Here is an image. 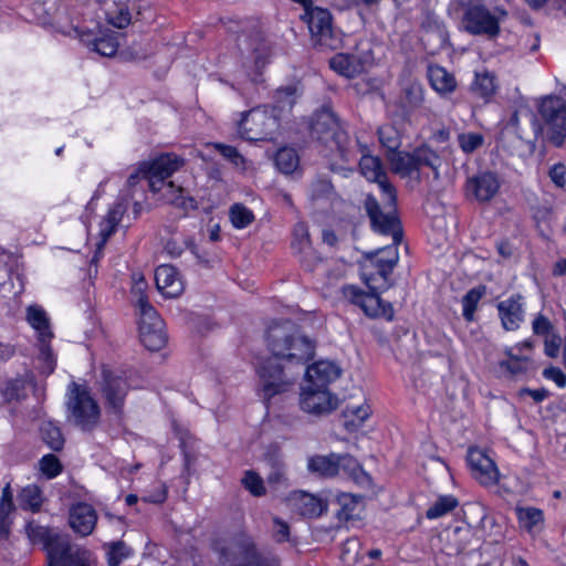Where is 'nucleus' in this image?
Wrapping results in <instances>:
<instances>
[{"label":"nucleus","mask_w":566,"mask_h":566,"mask_svg":"<svg viewBox=\"0 0 566 566\" xmlns=\"http://www.w3.org/2000/svg\"><path fill=\"white\" fill-rule=\"evenodd\" d=\"M359 169L367 180L378 184L385 210L396 212L397 192L395 187L388 181L380 159L378 157L363 155L359 160Z\"/></svg>","instance_id":"dca6fc26"},{"label":"nucleus","mask_w":566,"mask_h":566,"mask_svg":"<svg viewBox=\"0 0 566 566\" xmlns=\"http://www.w3.org/2000/svg\"><path fill=\"white\" fill-rule=\"evenodd\" d=\"M139 338L143 345L153 352L161 349L167 342V335L164 331V324L158 327H142Z\"/></svg>","instance_id":"c9c22d12"},{"label":"nucleus","mask_w":566,"mask_h":566,"mask_svg":"<svg viewBox=\"0 0 566 566\" xmlns=\"http://www.w3.org/2000/svg\"><path fill=\"white\" fill-rule=\"evenodd\" d=\"M416 151V161L418 165V170H420V167H429L434 175L436 179H439L440 177V167L442 166V158L441 156L433 150L431 147L427 145L419 146L415 148Z\"/></svg>","instance_id":"72a5a7b5"},{"label":"nucleus","mask_w":566,"mask_h":566,"mask_svg":"<svg viewBox=\"0 0 566 566\" xmlns=\"http://www.w3.org/2000/svg\"><path fill=\"white\" fill-rule=\"evenodd\" d=\"M544 339V353L549 358H556L558 357L560 353V346H562V337L556 332L553 334L546 336Z\"/></svg>","instance_id":"0e129e2a"},{"label":"nucleus","mask_w":566,"mask_h":566,"mask_svg":"<svg viewBox=\"0 0 566 566\" xmlns=\"http://www.w3.org/2000/svg\"><path fill=\"white\" fill-rule=\"evenodd\" d=\"M96 522L97 513L91 504L80 502L70 509L69 523L74 531H94Z\"/></svg>","instance_id":"cd10ccee"},{"label":"nucleus","mask_w":566,"mask_h":566,"mask_svg":"<svg viewBox=\"0 0 566 566\" xmlns=\"http://www.w3.org/2000/svg\"><path fill=\"white\" fill-rule=\"evenodd\" d=\"M214 148L234 166H241L244 164V158L235 147L224 144H216Z\"/></svg>","instance_id":"69168bd1"},{"label":"nucleus","mask_w":566,"mask_h":566,"mask_svg":"<svg viewBox=\"0 0 566 566\" xmlns=\"http://www.w3.org/2000/svg\"><path fill=\"white\" fill-rule=\"evenodd\" d=\"M311 133L331 150L335 148L344 163L349 164L356 160L355 147L331 107L323 106L314 114Z\"/></svg>","instance_id":"423d86ee"},{"label":"nucleus","mask_w":566,"mask_h":566,"mask_svg":"<svg viewBox=\"0 0 566 566\" xmlns=\"http://www.w3.org/2000/svg\"><path fill=\"white\" fill-rule=\"evenodd\" d=\"M128 208V197L119 195L116 201L109 207L107 213L99 222V250L104 248L107 240L115 233Z\"/></svg>","instance_id":"b1692460"},{"label":"nucleus","mask_w":566,"mask_h":566,"mask_svg":"<svg viewBox=\"0 0 566 566\" xmlns=\"http://www.w3.org/2000/svg\"><path fill=\"white\" fill-rule=\"evenodd\" d=\"M338 459H339V469L343 468L344 470H348L350 472L352 476L358 483H363L364 481H367L369 479L368 475L363 471V468L360 467V464L352 455L338 454Z\"/></svg>","instance_id":"5fc2aeb1"},{"label":"nucleus","mask_w":566,"mask_h":566,"mask_svg":"<svg viewBox=\"0 0 566 566\" xmlns=\"http://www.w3.org/2000/svg\"><path fill=\"white\" fill-rule=\"evenodd\" d=\"M523 124L527 126V129L521 126V119L517 113H514L510 119V125L514 128L515 134L521 140L525 142L532 147H535L538 136L543 134V128L538 119L534 114L527 113L523 117Z\"/></svg>","instance_id":"c85d7f7f"},{"label":"nucleus","mask_w":566,"mask_h":566,"mask_svg":"<svg viewBox=\"0 0 566 566\" xmlns=\"http://www.w3.org/2000/svg\"><path fill=\"white\" fill-rule=\"evenodd\" d=\"M342 369L329 360H319L307 366L305 376L308 385L327 388L328 385L339 378Z\"/></svg>","instance_id":"393cba45"},{"label":"nucleus","mask_w":566,"mask_h":566,"mask_svg":"<svg viewBox=\"0 0 566 566\" xmlns=\"http://www.w3.org/2000/svg\"><path fill=\"white\" fill-rule=\"evenodd\" d=\"M365 208L373 229L382 235H391L392 243L363 254L359 261L361 279L369 290H388L391 285L389 276L399 260L398 244L402 235L399 219L396 212L384 211L373 196L366 198Z\"/></svg>","instance_id":"f257e3e1"},{"label":"nucleus","mask_w":566,"mask_h":566,"mask_svg":"<svg viewBox=\"0 0 566 566\" xmlns=\"http://www.w3.org/2000/svg\"><path fill=\"white\" fill-rule=\"evenodd\" d=\"M137 307L139 310V331L144 326L150 328L163 325V319L154 306H151L149 303H142V306Z\"/></svg>","instance_id":"864d4df0"},{"label":"nucleus","mask_w":566,"mask_h":566,"mask_svg":"<svg viewBox=\"0 0 566 566\" xmlns=\"http://www.w3.org/2000/svg\"><path fill=\"white\" fill-rule=\"evenodd\" d=\"M373 60V52L368 48L352 53H338L329 60V66L337 74L347 78H354L361 74Z\"/></svg>","instance_id":"aec40b11"},{"label":"nucleus","mask_w":566,"mask_h":566,"mask_svg":"<svg viewBox=\"0 0 566 566\" xmlns=\"http://www.w3.org/2000/svg\"><path fill=\"white\" fill-rule=\"evenodd\" d=\"M505 354L510 360L501 361L500 367L507 370L512 375L523 374L526 370L525 360L513 354V348H507Z\"/></svg>","instance_id":"680f3d73"},{"label":"nucleus","mask_w":566,"mask_h":566,"mask_svg":"<svg viewBox=\"0 0 566 566\" xmlns=\"http://www.w3.org/2000/svg\"><path fill=\"white\" fill-rule=\"evenodd\" d=\"M19 505L22 510L39 512L42 506V493L38 485L24 486L18 495Z\"/></svg>","instance_id":"4c0bfd02"},{"label":"nucleus","mask_w":566,"mask_h":566,"mask_svg":"<svg viewBox=\"0 0 566 566\" xmlns=\"http://www.w3.org/2000/svg\"><path fill=\"white\" fill-rule=\"evenodd\" d=\"M147 282L143 275H134V284L132 286V295L135 298L136 306L142 303H149L146 295Z\"/></svg>","instance_id":"e2e57ef3"},{"label":"nucleus","mask_w":566,"mask_h":566,"mask_svg":"<svg viewBox=\"0 0 566 566\" xmlns=\"http://www.w3.org/2000/svg\"><path fill=\"white\" fill-rule=\"evenodd\" d=\"M468 463L473 478L484 486L495 485L500 473L495 462L480 449H470Z\"/></svg>","instance_id":"412c9836"},{"label":"nucleus","mask_w":566,"mask_h":566,"mask_svg":"<svg viewBox=\"0 0 566 566\" xmlns=\"http://www.w3.org/2000/svg\"><path fill=\"white\" fill-rule=\"evenodd\" d=\"M130 554L132 549L123 542H115L109 545V549L107 552V560L111 562V557H115L119 565L123 559L127 558Z\"/></svg>","instance_id":"338daca9"},{"label":"nucleus","mask_w":566,"mask_h":566,"mask_svg":"<svg viewBox=\"0 0 566 566\" xmlns=\"http://www.w3.org/2000/svg\"><path fill=\"white\" fill-rule=\"evenodd\" d=\"M334 195V187L327 178H316L310 187V197L312 200L329 199Z\"/></svg>","instance_id":"603ef678"},{"label":"nucleus","mask_w":566,"mask_h":566,"mask_svg":"<svg viewBox=\"0 0 566 566\" xmlns=\"http://www.w3.org/2000/svg\"><path fill=\"white\" fill-rule=\"evenodd\" d=\"M294 239L300 247V251L304 254L302 259L303 266L307 271H313L317 264L322 263V259L311 248L310 234L305 224L298 223L295 226Z\"/></svg>","instance_id":"7c9ffc66"},{"label":"nucleus","mask_w":566,"mask_h":566,"mask_svg":"<svg viewBox=\"0 0 566 566\" xmlns=\"http://www.w3.org/2000/svg\"><path fill=\"white\" fill-rule=\"evenodd\" d=\"M548 176L556 187L564 188L566 185V166L562 163L553 165Z\"/></svg>","instance_id":"774afa93"},{"label":"nucleus","mask_w":566,"mask_h":566,"mask_svg":"<svg viewBox=\"0 0 566 566\" xmlns=\"http://www.w3.org/2000/svg\"><path fill=\"white\" fill-rule=\"evenodd\" d=\"M184 159L175 154H163L151 161L143 163L139 168L128 177V185L134 188L142 180L154 195L167 203L180 207L185 210L195 209L196 200L184 195V188L176 186L172 181H166L181 166Z\"/></svg>","instance_id":"f03ea898"},{"label":"nucleus","mask_w":566,"mask_h":566,"mask_svg":"<svg viewBox=\"0 0 566 566\" xmlns=\"http://www.w3.org/2000/svg\"><path fill=\"white\" fill-rule=\"evenodd\" d=\"M515 514L522 528L532 530L543 526L544 513L539 509L532 506L516 507Z\"/></svg>","instance_id":"79ce46f5"},{"label":"nucleus","mask_w":566,"mask_h":566,"mask_svg":"<svg viewBox=\"0 0 566 566\" xmlns=\"http://www.w3.org/2000/svg\"><path fill=\"white\" fill-rule=\"evenodd\" d=\"M40 470L48 479H53L61 473L62 464L54 454H45L40 460Z\"/></svg>","instance_id":"052dcab7"},{"label":"nucleus","mask_w":566,"mask_h":566,"mask_svg":"<svg viewBox=\"0 0 566 566\" xmlns=\"http://www.w3.org/2000/svg\"><path fill=\"white\" fill-rule=\"evenodd\" d=\"M500 188L501 179L496 172L479 171L467 179L465 195L480 203H486L496 197Z\"/></svg>","instance_id":"a211bd4d"},{"label":"nucleus","mask_w":566,"mask_h":566,"mask_svg":"<svg viewBox=\"0 0 566 566\" xmlns=\"http://www.w3.org/2000/svg\"><path fill=\"white\" fill-rule=\"evenodd\" d=\"M274 98L276 113L284 109L290 111L296 102V88L292 85L280 87L275 91Z\"/></svg>","instance_id":"3c124183"},{"label":"nucleus","mask_w":566,"mask_h":566,"mask_svg":"<svg viewBox=\"0 0 566 566\" xmlns=\"http://www.w3.org/2000/svg\"><path fill=\"white\" fill-rule=\"evenodd\" d=\"M484 138L480 133H462L458 136V144L463 153L472 154L483 145Z\"/></svg>","instance_id":"13d9d810"},{"label":"nucleus","mask_w":566,"mask_h":566,"mask_svg":"<svg viewBox=\"0 0 566 566\" xmlns=\"http://www.w3.org/2000/svg\"><path fill=\"white\" fill-rule=\"evenodd\" d=\"M241 482L244 489L256 497L264 496L269 489L265 480L253 470L245 471Z\"/></svg>","instance_id":"de8ad7c7"},{"label":"nucleus","mask_w":566,"mask_h":566,"mask_svg":"<svg viewBox=\"0 0 566 566\" xmlns=\"http://www.w3.org/2000/svg\"><path fill=\"white\" fill-rule=\"evenodd\" d=\"M532 332L535 336L544 338L556 332V329L548 317L542 313H538L532 321Z\"/></svg>","instance_id":"bf43d9fd"},{"label":"nucleus","mask_w":566,"mask_h":566,"mask_svg":"<svg viewBox=\"0 0 566 566\" xmlns=\"http://www.w3.org/2000/svg\"><path fill=\"white\" fill-rule=\"evenodd\" d=\"M265 344L276 359L306 365L314 358L316 343L292 321L273 322L266 329Z\"/></svg>","instance_id":"7ed1b4c3"},{"label":"nucleus","mask_w":566,"mask_h":566,"mask_svg":"<svg viewBox=\"0 0 566 566\" xmlns=\"http://www.w3.org/2000/svg\"><path fill=\"white\" fill-rule=\"evenodd\" d=\"M463 28L473 35L495 38L500 33L499 19L483 6H472L463 15Z\"/></svg>","instance_id":"f3484780"},{"label":"nucleus","mask_w":566,"mask_h":566,"mask_svg":"<svg viewBox=\"0 0 566 566\" xmlns=\"http://www.w3.org/2000/svg\"><path fill=\"white\" fill-rule=\"evenodd\" d=\"M391 170L402 178L413 177L419 180V170L416 161L415 149L411 153L399 151V149L390 155H387Z\"/></svg>","instance_id":"c756f323"},{"label":"nucleus","mask_w":566,"mask_h":566,"mask_svg":"<svg viewBox=\"0 0 566 566\" xmlns=\"http://www.w3.org/2000/svg\"><path fill=\"white\" fill-rule=\"evenodd\" d=\"M307 468L323 476H334L339 471L338 454L316 455L308 460Z\"/></svg>","instance_id":"473e14b6"},{"label":"nucleus","mask_w":566,"mask_h":566,"mask_svg":"<svg viewBox=\"0 0 566 566\" xmlns=\"http://www.w3.org/2000/svg\"><path fill=\"white\" fill-rule=\"evenodd\" d=\"M27 321L38 335L39 359L42 361V373L50 375L56 367V358L50 346L53 333L49 316L40 305H30L27 308Z\"/></svg>","instance_id":"9d476101"},{"label":"nucleus","mask_w":566,"mask_h":566,"mask_svg":"<svg viewBox=\"0 0 566 566\" xmlns=\"http://www.w3.org/2000/svg\"><path fill=\"white\" fill-rule=\"evenodd\" d=\"M539 114L546 126L547 140L556 147L563 146L566 140V99L545 97L539 105Z\"/></svg>","instance_id":"f8f14e48"},{"label":"nucleus","mask_w":566,"mask_h":566,"mask_svg":"<svg viewBox=\"0 0 566 566\" xmlns=\"http://www.w3.org/2000/svg\"><path fill=\"white\" fill-rule=\"evenodd\" d=\"M339 510L336 517L345 527H359L356 523L361 520L364 510L363 497L343 493L337 499Z\"/></svg>","instance_id":"a878e982"},{"label":"nucleus","mask_w":566,"mask_h":566,"mask_svg":"<svg viewBox=\"0 0 566 566\" xmlns=\"http://www.w3.org/2000/svg\"><path fill=\"white\" fill-rule=\"evenodd\" d=\"M216 549L232 566H282V559L266 543L255 542L245 533H235L224 544L218 543Z\"/></svg>","instance_id":"39448f33"},{"label":"nucleus","mask_w":566,"mask_h":566,"mask_svg":"<svg viewBox=\"0 0 566 566\" xmlns=\"http://www.w3.org/2000/svg\"><path fill=\"white\" fill-rule=\"evenodd\" d=\"M92 49L102 56L111 57L116 54L118 50V42L113 35H105L95 39L92 42Z\"/></svg>","instance_id":"6e6d98bb"},{"label":"nucleus","mask_w":566,"mask_h":566,"mask_svg":"<svg viewBox=\"0 0 566 566\" xmlns=\"http://www.w3.org/2000/svg\"><path fill=\"white\" fill-rule=\"evenodd\" d=\"M379 143L387 149V155L397 151L401 146L399 130L391 124H384L377 130Z\"/></svg>","instance_id":"a19ab883"},{"label":"nucleus","mask_w":566,"mask_h":566,"mask_svg":"<svg viewBox=\"0 0 566 566\" xmlns=\"http://www.w3.org/2000/svg\"><path fill=\"white\" fill-rule=\"evenodd\" d=\"M106 20L115 28L124 29L132 22V14L125 3L114 2L105 10Z\"/></svg>","instance_id":"c03bdc74"},{"label":"nucleus","mask_w":566,"mask_h":566,"mask_svg":"<svg viewBox=\"0 0 566 566\" xmlns=\"http://www.w3.org/2000/svg\"><path fill=\"white\" fill-rule=\"evenodd\" d=\"M119 195L128 197V205L133 203L134 218H138L143 209V201L145 200V187H139V184H137L134 188H130L127 184V189Z\"/></svg>","instance_id":"4d7b16f0"},{"label":"nucleus","mask_w":566,"mask_h":566,"mask_svg":"<svg viewBox=\"0 0 566 566\" xmlns=\"http://www.w3.org/2000/svg\"><path fill=\"white\" fill-rule=\"evenodd\" d=\"M457 505L455 497L451 495L441 496L427 510L426 515L430 520L438 518L455 509Z\"/></svg>","instance_id":"8fccbe9b"},{"label":"nucleus","mask_w":566,"mask_h":566,"mask_svg":"<svg viewBox=\"0 0 566 566\" xmlns=\"http://www.w3.org/2000/svg\"><path fill=\"white\" fill-rule=\"evenodd\" d=\"M280 128V115L275 107L259 106L242 115L239 135L247 140H270Z\"/></svg>","instance_id":"1a4fd4ad"},{"label":"nucleus","mask_w":566,"mask_h":566,"mask_svg":"<svg viewBox=\"0 0 566 566\" xmlns=\"http://www.w3.org/2000/svg\"><path fill=\"white\" fill-rule=\"evenodd\" d=\"M300 405L307 413L323 416L337 408L338 399L328 388L307 385L301 394Z\"/></svg>","instance_id":"6ab92c4d"},{"label":"nucleus","mask_w":566,"mask_h":566,"mask_svg":"<svg viewBox=\"0 0 566 566\" xmlns=\"http://www.w3.org/2000/svg\"><path fill=\"white\" fill-rule=\"evenodd\" d=\"M424 102V91L420 83L411 82L405 88L401 97V104L406 113L412 112Z\"/></svg>","instance_id":"58836bf2"},{"label":"nucleus","mask_w":566,"mask_h":566,"mask_svg":"<svg viewBox=\"0 0 566 566\" xmlns=\"http://www.w3.org/2000/svg\"><path fill=\"white\" fill-rule=\"evenodd\" d=\"M97 385L107 412L120 417L124 412L126 397L132 388L127 373L103 365Z\"/></svg>","instance_id":"6e6552de"},{"label":"nucleus","mask_w":566,"mask_h":566,"mask_svg":"<svg viewBox=\"0 0 566 566\" xmlns=\"http://www.w3.org/2000/svg\"><path fill=\"white\" fill-rule=\"evenodd\" d=\"M486 292V287L484 285H479L476 287L471 289L463 297H462V306H463V317L468 322H472L474 319V313L476 306L481 298L484 296Z\"/></svg>","instance_id":"a18cd8bd"},{"label":"nucleus","mask_w":566,"mask_h":566,"mask_svg":"<svg viewBox=\"0 0 566 566\" xmlns=\"http://www.w3.org/2000/svg\"><path fill=\"white\" fill-rule=\"evenodd\" d=\"M496 310L501 325L507 332L517 331L525 319V302L520 293L499 302Z\"/></svg>","instance_id":"4be33fe9"},{"label":"nucleus","mask_w":566,"mask_h":566,"mask_svg":"<svg viewBox=\"0 0 566 566\" xmlns=\"http://www.w3.org/2000/svg\"><path fill=\"white\" fill-rule=\"evenodd\" d=\"M285 501L294 512L307 518H316L327 511L326 501L301 490L290 492Z\"/></svg>","instance_id":"5701e85b"},{"label":"nucleus","mask_w":566,"mask_h":566,"mask_svg":"<svg viewBox=\"0 0 566 566\" xmlns=\"http://www.w3.org/2000/svg\"><path fill=\"white\" fill-rule=\"evenodd\" d=\"M275 167L285 175L294 172L300 164V158L294 148H280L274 157Z\"/></svg>","instance_id":"ea45409f"},{"label":"nucleus","mask_w":566,"mask_h":566,"mask_svg":"<svg viewBox=\"0 0 566 566\" xmlns=\"http://www.w3.org/2000/svg\"><path fill=\"white\" fill-rule=\"evenodd\" d=\"M155 281L158 291L167 297H177L184 291L182 281L172 265H159L155 271Z\"/></svg>","instance_id":"bb28decb"},{"label":"nucleus","mask_w":566,"mask_h":566,"mask_svg":"<svg viewBox=\"0 0 566 566\" xmlns=\"http://www.w3.org/2000/svg\"><path fill=\"white\" fill-rule=\"evenodd\" d=\"M41 437L45 444L53 451H60L64 446V438L61 429L51 421L41 426Z\"/></svg>","instance_id":"49530a36"},{"label":"nucleus","mask_w":566,"mask_h":566,"mask_svg":"<svg viewBox=\"0 0 566 566\" xmlns=\"http://www.w3.org/2000/svg\"><path fill=\"white\" fill-rule=\"evenodd\" d=\"M495 76L492 73L484 72L475 74V80L472 83V92L476 96L489 101L495 93Z\"/></svg>","instance_id":"37998d69"},{"label":"nucleus","mask_w":566,"mask_h":566,"mask_svg":"<svg viewBox=\"0 0 566 566\" xmlns=\"http://www.w3.org/2000/svg\"><path fill=\"white\" fill-rule=\"evenodd\" d=\"M427 75L431 87L439 94H450L457 88V81L453 74L440 65H429Z\"/></svg>","instance_id":"2f4dec72"},{"label":"nucleus","mask_w":566,"mask_h":566,"mask_svg":"<svg viewBox=\"0 0 566 566\" xmlns=\"http://www.w3.org/2000/svg\"><path fill=\"white\" fill-rule=\"evenodd\" d=\"M30 543L41 545L46 566H99L96 554L71 539L67 533H27Z\"/></svg>","instance_id":"20e7f679"},{"label":"nucleus","mask_w":566,"mask_h":566,"mask_svg":"<svg viewBox=\"0 0 566 566\" xmlns=\"http://www.w3.org/2000/svg\"><path fill=\"white\" fill-rule=\"evenodd\" d=\"M66 419L82 431L94 430L101 418V408L85 385L72 381L66 389Z\"/></svg>","instance_id":"0eeeda50"},{"label":"nucleus","mask_w":566,"mask_h":566,"mask_svg":"<svg viewBox=\"0 0 566 566\" xmlns=\"http://www.w3.org/2000/svg\"><path fill=\"white\" fill-rule=\"evenodd\" d=\"M384 290H370L365 292L358 286L346 285L343 287L344 296L353 304L359 306L364 313L373 318L384 317L387 321L394 318V307L391 303L384 301L379 293Z\"/></svg>","instance_id":"ddd939ff"},{"label":"nucleus","mask_w":566,"mask_h":566,"mask_svg":"<svg viewBox=\"0 0 566 566\" xmlns=\"http://www.w3.org/2000/svg\"><path fill=\"white\" fill-rule=\"evenodd\" d=\"M13 514V493L10 483H7L0 497V531H10Z\"/></svg>","instance_id":"f704fd0d"},{"label":"nucleus","mask_w":566,"mask_h":566,"mask_svg":"<svg viewBox=\"0 0 566 566\" xmlns=\"http://www.w3.org/2000/svg\"><path fill=\"white\" fill-rule=\"evenodd\" d=\"M262 387L263 399L269 401L276 395L292 389L294 381L283 370V367L273 359H265L258 368Z\"/></svg>","instance_id":"2eb2a0df"},{"label":"nucleus","mask_w":566,"mask_h":566,"mask_svg":"<svg viewBox=\"0 0 566 566\" xmlns=\"http://www.w3.org/2000/svg\"><path fill=\"white\" fill-rule=\"evenodd\" d=\"M370 409L367 405L347 406L343 411L344 427L348 431L358 430L369 417Z\"/></svg>","instance_id":"e433bc0d"},{"label":"nucleus","mask_w":566,"mask_h":566,"mask_svg":"<svg viewBox=\"0 0 566 566\" xmlns=\"http://www.w3.org/2000/svg\"><path fill=\"white\" fill-rule=\"evenodd\" d=\"M229 217L235 229H244L254 221L252 210L242 203H234L229 210Z\"/></svg>","instance_id":"09e8293b"},{"label":"nucleus","mask_w":566,"mask_h":566,"mask_svg":"<svg viewBox=\"0 0 566 566\" xmlns=\"http://www.w3.org/2000/svg\"><path fill=\"white\" fill-rule=\"evenodd\" d=\"M302 18L308 27L315 45L326 50H336L339 46L340 38L333 28L332 14L327 9L306 8Z\"/></svg>","instance_id":"9b49d317"},{"label":"nucleus","mask_w":566,"mask_h":566,"mask_svg":"<svg viewBox=\"0 0 566 566\" xmlns=\"http://www.w3.org/2000/svg\"><path fill=\"white\" fill-rule=\"evenodd\" d=\"M266 469L265 482L274 496H281L291 486L289 468L284 454L277 446H270L263 454Z\"/></svg>","instance_id":"4468645a"}]
</instances>
